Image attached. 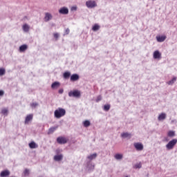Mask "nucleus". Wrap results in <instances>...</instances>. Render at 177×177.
Returning <instances> with one entry per match:
<instances>
[{
	"label": "nucleus",
	"mask_w": 177,
	"mask_h": 177,
	"mask_svg": "<svg viewBox=\"0 0 177 177\" xmlns=\"http://www.w3.org/2000/svg\"><path fill=\"white\" fill-rule=\"evenodd\" d=\"M66 115V109L63 108H58L54 111V117L55 118H62Z\"/></svg>",
	"instance_id": "nucleus-1"
},
{
	"label": "nucleus",
	"mask_w": 177,
	"mask_h": 177,
	"mask_svg": "<svg viewBox=\"0 0 177 177\" xmlns=\"http://www.w3.org/2000/svg\"><path fill=\"white\" fill-rule=\"evenodd\" d=\"M177 143V139L174 138L171 140H170L167 145H166V149L167 150H172L174 147L176 145Z\"/></svg>",
	"instance_id": "nucleus-2"
},
{
	"label": "nucleus",
	"mask_w": 177,
	"mask_h": 177,
	"mask_svg": "<svg viewBox=\"0 0 177 177\" xmlns=\"http://www.w3.org/2000/svg\"><path fill=\"white\" fill-rule=\"evenodd\" d=\"M86 168L88 172H93V169H95V164L91 160H86Z\"/></svg>",
	"instance_id": "nucleus-3"
},
{
	"label": "nucleus",
	"mask_w": 177,
	"mask_h": 177,
	"mask_svg": "<svg viewBox=\"0 0 177 177\" xmlns=\"http://www.w3.org/2000/svg\"><path fill=\"white\" fill-rule=\"evenodd\" d=\"M69 97H81V91L78 90L71 91L68 93Z\"/></svg>",
	"instance_id": "nucleus-4"
},
{
	"label": "nucleus",
	"mask_w": 177,
	"mask_h": 177,
	"mask_svg": "<svg viewBox=\"0 0 177 177\" xmlns=\"http://www.w3.org/2000/svg\"><path fill=\"white\" fill-rule=\"evenodd\" d=\"M86 6L88 8V9H93V8H96V6H97V4H96L95 1L90 0L86 2Z\"/></svg>",
	"instance_id": "nucleus-5"
},
{
	"label": "nucleus",
	"mask_w": 177,
	"mask_h": 177,
	"mask_svg": "<svg viewBox=\"0 0 177 177\" xmlns=\"http://www.w3.org/2000/svg\"><path fill=\"white\" fill-rule=\"evenodd\" d=\"M60 152V149H57L55 153L57 155H55L54 156V160L55 161H62V160H63V154L60 153L59 154V153Z\"/></svg>",
	"instance_id": "nucleus-6"
},
{
	"label": "nucleus",
	"mask_w": 177,
	"mask_h": 177,
	"mask_svg": "<svg viewBox=\"0 0 177 177\" xmlns=\"http://www.w3.org/2000/svg\"><path fill=\"white\" fill-rule=\"evenodd\" d=\"M68 141V140L67 138H66L65 137H58L57 138V143H59V145H66V143H67V142Z\"/></svg>",
	"instance_id": "nucleus-7"
},
{
	"label": "nucleus",
	"mask_w": 177,
	"mask_h": 177,
	"mask_svg": "<svg viewBox=\"0 0 177 177\" xmlns=\"http://www.w3.org/2000/svg\"><path fill=\"white\" fill-rule=\"evenodd\" d=\"M133 146L135 149L138 151H142V150H143L144 149L143 144H142L141 142H135L133 144Z\"/></svg>",
	"instance_id": "nucleus-8"
},
{
	"label": "nucleus",
	"mask_w": 177,
	"mask_h": 177,
	"mask_svg": "<svg viewBox=\"0 0 177 177\" xmlns=\"http://www.w3.org/2000/svg\"><path fill=\"white\" fill-rule=\"evenodd\" d=\"M60 15H68V8L67 7H62L59 10Z\"/></svg>",
	"instance_id": "nucleus-9"
},
{
	"label": "nucleus",
	"mask_w": 177,
	"mask_h": 177,
	"mask_svg": "<svg viewBox=\"0 0 177 177\" xmlns=\"http://www.w3.org/2000/svg\"><path fill=\"white\" fill-rule=\"evenodd\" d=\"M96 157H97V153H92L91 155H88L86 157V161H92L93 160L96 159Z\"/></svg>",
	"instance_id": "nucleus-10"
},
{
	"label": "nucleus",
	"mask_w": 177,
	"mask_h": 177,
	"mask_svg": "<svg viewBox=\"0 0 177 177\" xmlns=\"http://www.w3.org/2000/svg\"><path fill=\"white\" fill-rule=\"evenodd\" d=\"M80 80V75L77 73H74L71 75V81L72 82H75V81H78Z\"/></svg>",
	"instance_id": "nucleus-11"
},
{
	"label": "nucleus",
	"mask_w": 177,
	"mask_h": 177,
	"mask_svg": "<svg viewBox=\"0 0 177 177\" xmlns=\"http://www.w3.org/2000/svg\"><path fill=\"white\" fill-rule=\"evenodd\" d=\"M10 175V171L8 169L3 170L1 172V177H8Z\"/></svg>",
	"instance_id": "nucleus-12"
},
{
	"label": "nucleus",
	"mask_w": 177,
	"mask_h": 177,
	"mask_svg": "<svg viewBox=\"0 0 177 177\" xmlns=\"http://www.w3.org/2000/svg\"><path fill=\"white\" fill-rule=\"evenodd\" d=\"M165 39H167V36H165V35L156 37V41L158 42H164V41H165Z\"/></svg>",
	"instance_id": "nucleus-13"
},
{
	"label": "nucleus",
	"mask_w": 177,
	"mask_h": 177,
	"mask_svg": "<svg viewBox=\"0 0 177 177\" xmlns=\"http://www.w3.org/2000/svg\"><path fill=\"white\" fill-rule=\"evenodd\" d=\"M153 59H161V53L159 50L153 52Z\"/></svg>",
	"instance_id": "nucleus-14"
},
{
	"label": "nucleus",
	"mask_w": 177,
	"mask_h": 177,
	"mask_svg": "<svg viewBox=\"0 0 177 177\" xmlns=\"http://www.w3.org/2000/svg\"><path fill=\"white\" fill-rule=\"evenodd\" d=\"M49 20H52V15L49 12H46L44 17L45 21H49Z\"/></svg>",
	"instance_id": "nucleus-15"
},
{
	"label": "nucleus",
	"mask_w": 177,
	"mask_h": 177,
	"mask_svg": "<svg viewBox=\"0 0 177 177\" xmlns=\"http://www.w3.org/2000/svg\"><path fill=\"white\" fill-rule=\"evenodd\" d=\"M167 118V114L162 113L160 115H159L158 120V121H164Z\"/></svg>",
	"instance_id": "nucleus-16"
},
{
	"label": "nucleus",
	"mask_w": 177,
	"mask_h": 177,
	"mask_svg": "<svg viewBox=\"0 0 177 177\" xmlns=\"http://www.w3.org/2000/svg\"><path fill=\"white\" fill-rule=\"evenodd\" d=\"M28 145L30 149H37L38 147V144L35 143L34 141L30 142Z\"/></svg>",
	"instance_id": "nucleus-17"
},
{
	"label": "nucleus",
	"mask_w": 177,
	"mask_h": 177,
	"mask_svg": "<svg viewBox=\"0 0 177 177\" xmlns=\"http://www.w3.org/2000/svg\"><path fill=\"white\" fill-rule=\"evenodd\" d=\"M60 86V82H55L51 84L52 89H57Z\"/></svg>",
	"instance_id": "nucleus-18"
},
{
	"label": "nucleus",
	"mask_w": 177,
	"mask_h": 177,
	"mask_svg": "<svg viewBox=\"0 0 177 177\" xmlns=\"http://www.w3.org/2000/svg\"><path fill=\"white\" fill-rule=\"evenodd\" d=\"M71 76V73L70 71H66L63 73V77L64 80H68Z\"/></svg>",
	"instance_id": "nucleus-19"
},
{
	"label": "nucleus",
	"mask_w": 177,
	"mask_h": 177,
	"mask_svg": "<svg viewBox=\"0 0 177 177\" xmlns=\"http://www.w3.org/2000/svg\"><path fill=\"white\" fill-rule=\"evenodd\" d=\"M1 114L4 115V117H8V115L9 114V109L8 108H4L1 110Z\"/></svg>",
	"instance_id": "nucleus-20"
},
{
	"label": "nucleus",
	"mask_w": 177,
	"mask_h": 177,
	"mask_svg": "<svg viewBox=\"0 0 177 177\" xmlns=\"http://www.w3.org/2000/svg\"><path fill=\"white\" fill-rule=\"evenodd\" d=\"M32 120V115H28L25 119V124H28Z\"/></svg>",
	"instance_id": "nucleus-21"
},
{
	"label": "nucleus",
	"mask_w": 177,
	"mask_h": 177,
	"mask_svg": "<svg viewBox=\"0 0 177 177\" xmlns=\"http://www.w3.org/2000/svg\"><path fill=\"white\" fill-rule=\"evenodd\" d=\"M27 45L23 44L19 47V52H25V50H27Z\"/></svg>",
	"instance_id": "nucleus-22"
},
{
	"label": "nucleus",
	"mask_w": 177,
	"mask_h": 177,
	"mask_svg": "<svg viewBox=\"0 0 177 177\" xmlns=\"http://www.w3.org/2000/svg\"><path fill=\"white\" fill-rule=\"evenodd\" d=\"M83 126L85 128H88V127H91V121L86 120L83 122Z\"/></svg>",
	"instance_id": "nucleus-23"
},
{
	"label": "nucleus",
	"mask_w": 177,
	"mask_h": 177,
	"mask_svg": "<svg viewBox=\"0 0 177 177\" xmlns=\"http://www.w3.org/2000/svg\"><path fill=\"white\" fill-rule=\"evenodd\" d=\"M23 30L25 32H28L29 30H30V26H28V25L27 24H25L23 27Z\"/></svg>",
	"instance_id": "nucleus-24"
},
{
	"label": "nucleus",
	"mask_w": 177,
	"mask_h": 177,
	"mask_svg": "<svg viewBox=\"0 0 177 177\" xmlns=\"http://www.w3.org/2000/svg\"><path fill=\"white\" fill-rule=\"evenodd\" d=\"M93 31H99L100 30V26L99 24H95L93 28H92Z\"/></svg>",
	"instance_id": "nucleus-25"
},
{
	"label": "nucleus",
	"mask_w": 177,
	"mask_h": 177,
	"mask_svg": "<svg viewBox=\"0 0 177 177\" xmlns=\"http://www.w3.org/2000/svg\"><path fill=\"white\" fill-rule=\"evenodd\" d=\"M124 156L122 153H116L115 155V160H122Z\"/></svg>",
	"instance_id": "nucleus-26"
},
{
	"label": "nucleus",
	"mask_w": 177,
	"mask_h": 177,
	"mask_svg": "<svg viewBox=\"0 0 177 177\" xmlns=\"http://www.w3.org/2000/svg\"><path fill=\"white\" fill-rule=\"evenodd\" d=\"M122 138H131V133H122L121 134Z\"/></svg>",
	"instance_id": "nucleus-27"
},
{
	"label": "nucleus",
	"mask_w": 177,
	"mask_h": 177,
	"mask_svg": "<svg viewBox=\"0 0 177 177\" xmlns=\"http://www.w3.org/2000/svg\"><path fill=\"white\" fill-rule=\"evenodd\" d=\"M176 82V77H174L171 80L167 82L168 85H174Z\"/></svg>",
	"instance_id": "nucleus-28"
},
{
	"label": "nucleus",
	"mask_w": 177,
	"mask_h": 177,
	"mask_svg": "<svg viewBox=\"0 0 177 177\" xmlns=\"http://www.w3.org/2000/svg\"><path fill=\"white\" fill-rule=\"evenodd\" d=\"M56 129H57V127H50L48 129V135H50V133H53V132H55V131H56Z\"/></svg>",
	"instance_id": "nucleus-29"
},
{
	"label": "nucleus",
	"mask_w": 177,
	"mask_h": 177,
	"mask_svg": "<svg viewBox=\"0 0 177 177\" xmlns=\"http://www.w3.org/2000/svg\"><path fill=\"white\" fill-rule=\"evenodd\" d=\"M39 104L37 102H32L30 103V107L32 109H37V107H38Z\"/></svg>",
	"instance_id": "nucleus-30"
},
{
	"label": "nucleus",
	"mask_w": 177,
	"mask_h": 177,
	"mask_svg": "<svg viewBox=\"0 0 177 177\" xmlns=\"http://www.w3.org/2000/svg\"><path fill=\"white\" fill-rule=\"evenodd\" d=\"M111 107V106L110 104H105L104 106L103 110H104V111H109V110H110Z\"/></svg>",
	"instance_id": "nucleus-31"
},
{
	"label": "nucleus",
	"mask_w": 177,
	"mask_h": 177,
	"mask_svg": "<svg viewBox=\"0 0 177 177\" xmlns=\"http://www.w3.org/2000/svg\"><path fill=\"white\" fill-rule=\"evenodd\" d=\"M168 136H169V138H174V136H175V131H169L167 133Z\"/></svg>",
	"instance_id": "nucleus-32"
},
{
	"label": "nucleus",
	"mask_w": 177,
	"mask_h": 177,
	"mask_svg": "<svg viewBox=\"0 0 177 177\" xmlns=\"http://www.w3.org/2000/svg\"><path fill=\"white\" fill-rule=\"evenodd\" d=\"M24 176H28L30 175V170L28 169H26L24 171Z\"/></svg>",
	"instance_id": "nucleus-33"
},
{
	"label": "nucleus",
	"mask_w": 177,
	"mask_h": 177,
	"mask_svg": "<svg viewBox=\"0 0 177 177\" xmlns=\"http://www.w3.org/2000/svg\"><path fill=\"white\" fill-rule=\"evenodd\" d=\"M100 100H102V95H98V96L97 97V99L95 100V102H96L97 103H99V102H100Z\"/></svg>",
	"instance_id": "nucleus-34"
},
{
	"label": "nucleus",
	"mask_w": 177,
	"mask_h": 177,
	"mask_svg": "<svg viewBox=\"0 0 177 177\" xmlns=\"http://www.w3.org/2000/svg\"><path fill=\"white\" fill-rule=\"evenodd\" d=\"M136 169H140V168H142V163H138V164H136Z\"/></svg>",
	"instance_id": "nucleus-35"
},
{
	"label": "nucleus",
	"mask_w": 177,
	"mask_h": 177,
	"mask_svg": "<svg viewBox=\"0 0 177 177\" xmlns=\"http://www.w3.org/2000/svg\"><path fill=\"white\" fill-rule=\"evenodd\" d=\"M5 74V68H1V75H3Z\"/></svg>",
	"instance_id": "nucleus-36"
},
{
	"label": "nucleus",
	"mask_w": 177,
	"mask_h": 177,
	"mask_svg": "<svg viewBox=\"0 0 177 177\" xmlns=\"http://www.w3.org/2000/svg\"><path fill=\"white\" fill-rule=\"evenodd\" d=\"M53 37L55 39H57V38H59V33H54Z\"/></svg>",
	"instance_id": "nucleus-37"
},
{
	"label": "nucleus",
	"mask_w": 177,
	"mask_h": 177,
	"mask_svg": "<svg viewBox=\"0 0 177 177\" xmlns=\"http://www.w3.org/2000/svg\"><path fill=\"white\" fill-rule=\"evenodd\" d=\"M65 32H66V35L70 34V29L69 28H66V30H65Z\"/></svg>",
	"instance_id": "nucleus-38"
},
{
	"label": "nucleus",
	"mask_w": 177,
	"mask_h": 177,
	"mask_svg": "<svg viewBox=\"0 0 177 177\" xmlns=\"http://www.w3.org/2000/svg\"><path fill=\"white\" fill-rule=\"evenodd\" d=\"M58 92H59V93L62 94V93H63V92H64V90H63V88H61L59 90Z\"/></svg>",
	"instance_id": "nucleus-39"
},
{
	"label": "nucleus",
	"mask_w": 177,
	"mask_h": 177,
	"mask_svg": "<svg viewBox=\"0 0 177 177\" xmlns=\"http://www.w3.org/2000/svg\"><path fill=\"white\" fill-rule=\"evenodd\" d=\"M71 10H77V6L72 7Z\"/></svg>",
	"instance_id": "nucleus-40"
},
{
	"label": "nucleus",
	"mask_w": 177,
	"mask_h": 177,
	"mask_svg": "<svg viewBox=\"0 0 177 177\" xmlns=\"http://www.w3.org/2000/svg\"><path fill=\"white\" fill-rule=\"evenodd\" d=\"M3 93H4V92H3V91H1V96H3Z\"/></svg>",
	"instance_id": "nucleus-41"
},
{
	"label": "nucleus",
	"mask_w": 177,
	"mask_h": 177,
	"mask_svg": "<svg viewBox=\"0 0 177 177\" xmlns=\"http://www.w3.org/2000/svg\"><path fill=\"white\" fill-rule=\"evenodd\" d=\"M175 121H176V120H172L171 122H175Z\"/></svg>",
	"instance_id": "nucleus-42"
},
{
	"label": "nucleus",
	"mask_w": 177,
	"mask_h": 177,
	"mask_svg": "<svg viewBox=\"0 0 177 177\" xmlns=\"http://www.w3.org/2000/svg\"><path fill=\"white\" fill-rule=\"evenodd\" d=\"M0 75H1V68H0Z\"/></svg>",
	"instance_id": "nucleus-43"
},
{
	"label": "nucleus",
	"mask_w": 177,
	"mask_h": 177,
	"mask_svg": "<svg viewBox=\"0 0 177 177\" xmlns=\"http://www.w3.org/2000/svg\"><path fill=\"white\" fill-rule=\"evenodd\" d=\"M0 96H1V91H0Z\"/></svg>",
	"instance_id": "nucleus-44"
}]
</instances>
